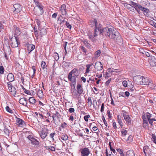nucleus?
Here are the masks:
<instances>
[{
    "instance_id": "nucleus-1",
    "label": "nucleus",
    "mask_w": 156,
    "mask_h": 156,
    "mask_svg": "<svg viewBox=\"0 0 156 156\" xmlns=\"http://www.w3.org/2000/svg\"><path fill=\"white\" fill-rule=\"evenodd\" d=\"M100 32L105 35L107 37L115 41L118 44L122 43L121 35L118 32L115 31L113 27L104 28L100 30Z\"/></svg>"
},
{
    "instance_id": "nucleus-2",
    "label": "nucleus",
    "mask_w": 156,
    "mask_h": 156,
    "mask_svg": "<svg viewBox=\"0 0 156 156\" xmlns=\"http://www.w3.org/2000/svg\"><path fill=\"white\" fill-rule=\"evenodd\" d=\"M79 75L78 70L77 69L74 68L69 73L68 75V79L73 84V86H75L76 82V77Z\"/></svg>"
},
{
    "instance_id": "nucleus-3",
    "label": "nucleus",
    "mask_w": 156,
    "mask_h": 156,
    "mask_svg": "<svg viewBox=\"0 0 156 156\" xmlns=\"http://www.w3.org/2000/svg\"><path fill=\"white\" fill-rule=\"evenodd\" d=\"M136 83L142 85H148L151 81V80L147 77L145 78L143 76H137L136 77Z\"/></svg>"
},
{
    "instance_id": "nucleus-4",
    "label": "nucleus",
    "mask_w": 156,
    "mask_h": 156,
    "mask_svg": "<svg viewBox=\"0 0 156 156\" xmlns=\"http://www.w3.org/2000/svg\"><path fill=\"white\" fill-rule=\"evenodd\" d=\"M122 112L124 119L126 122L127 125H131L132 120L129 116L128 112L125 110H122Z\"/></svg>"
},
{
    "instance_id": "nucleus-5",
    "label": "nucleus",
    "mask_w": 156,
    "mask_h": 156,
    "mask_svg": "<svg viewBox=\"0 0 156 156\" xmlns=\"http://www.w3.org/2000/svg\"><path fill=\"white\" fill-rule=\"evenodd\" d=\"M81 156H88L90 153V151L89 148L84 147L80 150Z\"/></svg>"
},
{
    "instance_id": "nucleus-6",
    "label": "nucleus",
    "mask_w": 156,
    "mask_h": 156,
    "mask_svg": "<svg viewBox=\"0 0 156 156\" xmlns=\"http://www.w3.org/2000/svg\"><path fill=\"white\" fill-rule=\"evenodd\" d=\"M77 90L75 93L74 95L77 96L78 94H81L83 92V89L81 84L78 83L77 86Z\"/></svg>"
},
{
    "instance_id": "nucleus-7",
    "label": "nucleus",
    "mask_w": 156,
    "mask_h": 156,
    "mask_svg": "<svg viewBox=\"0 0 156 156\" xmlns=\"http://www.w3.org/2000/svg\"><path fill=\"white\" fill-rule=\"evenodd\" d=\"M13 7L15 9L13 12L15 14H17L20 12L22 10V7L21 5L18 4H15Z\"/></svg>"
},
{
    "instance_id": "nucleus-8",
    "label": "nucleus",
    "mask_w": 156,
    "mask_h": 156,
    "mask_svg": "<svg viewBox=\"0 0 156 156\" xmlns=\"http://www.w3.org/2000/svg\"><path fill=\"white\" fill-rule=\"evenodd\" d=\"M11 41H12L11 43V45L12 47H16L18 46L19 39L17 37L15 36L14 38H12Z\"/></svg>"
},
{
    "instance_id": "nucleus-9",
    "label": "nucleus",
    "mask_w": 156,
    "mask_h": 156,
    "mask_svg": "<svg viewBox=\"0 0 156 156\" xmlns=\"http://www.w3.org/2000/svg\"><path fill=\"white\" fill-rule=\"evenodd\" d=\"M59 10L62 15H66L67 13V9L65 4H63L59 8Z\"/></svg>"
},
{
    "instance_id": "nucleus-10",
    "label": "nucleus",
    "mask_w": 156,
    "mask_h": 156,
    "mask_svg": "<svg viewBox=\"0 0 156 156\" xmlns=\"http://www.w3.org/2000/svg\"><path fill=\"white\" fill-rule=\"evenodd\" d=\"M94 68L97 71H100L103 68L102 64L100 62H97L95 64Z\"/></svg>"
},
{
    "instance_id": "nucleus-11",
    "label": "nucleus",
    "mask_w": 156,
    "mask_h": 156,
    "mask_svg": "<svg viewBox=\"0 0 156 156\" xmlns=\"http://www.w3.org/2000/svg\"><path fill=\"white\" fill-rule=\"evenodd\" d=\"M15 118L17 124L19 126H22L25 125V122L22 119L18 118L16 116H15Z\"/></svg>"
},
{
    "instance_id": "nucleus-12",
    "label": "nucleus",
    "mask_w": 156,
    "mask_h": 156,
    "mask_svg": "<svg viewBox=\"0 0 156 156\" xmlns=\"http://www.w3.org/2000/svg\"><path fill=\"white\" fill-rule=\"evenodd\" d=\"M48 129L46 128H43L41 134V137L42 139L45 138L47 136Z\"/></svg>"
},
{
    "instance_id": "nucleus-13",
    "label": "nucleus",
    "mask_w": 156,
    "mask_h": 156,
    "mask_svg": "<svg viewBox=\"0 0 156 156\" xmlns=\"http://www.w3.org/2000/svg\"><path fill=\"white\" fill-rule=\"evenodd\" d=\"M48 115H44V114H40V118L41 119V120L42 122H49L50 121L48 119L47 117V116Z\"/></svg>"
},
{
    "instance_id": "nucleus-14",
    "label": "nucleus",
    "mask_w": 156,
    "mask_h": 156,
    "mask_svg": "<svg viewBox=\"0 0 156 156\" xmlns=\"http://www.w3.org/2000/svg\"><path fill=\"white\" fill-rule=\"evenodd\" d=\"M35 48V46L32 44H29L27 45V52L29 54Z\"/></svg>"
},
{
    "instance_id": "nucleus-15",
    "label": "nucleus",
    "mask_w": 156,
    "mask_h": 156,
    "mask_svg": "<svg viewBox=\"0 0 156 156\" xmlns=\"http://www.w3.org/2000/svg\"><path fill=\"white\" fill-rule=\"evenodd\" d=\"M19 103L24 106H26L27 102L26 98H23L20 99L19 100Z\"/></svg>"
},
{
    "instance_id": "nucleus-16",
    "label": "nucleus",
    "mask_w": 156,
    "mask_h": 156,
    "mask_svg": "<svg viewBox=\"0 0 156 156\" xmlns=\"http://www.w3.org/2000/svg\"><path fill=\"white\" fill-rule=\"evenodd\" d=\"M97 24V20L95 19L91 20L89 23V25H90L91 27H93L95 26L96 29L98 27Z\"/></svg>"
},
{
    "instance_id": "nucleus-17",
    "label": "nucleus",
    "mask_w": 156,
    "mask_h": 156,
    "mask_svg": "<svg viewBox=\"0 0 156 156\" xmlns=\"http://www.w3.org/2000/svg\"><path fill=\"white\" fill-rule=\"evenodd\" d=\"M7 78L8 80L10 82H12L14 80V76L12 73H9L8 75Z\"/></svg>"
},
{
    "instance_id": "nucleus-18",
    "label": "nucleus",
    "mask_w": 156,
    "mask_h": 156,
    "mask_svg": "<svg viewBox=\"0 0 156 156\" xmlns=\"http://www.w3.org/2000/svg\"><path fill=\"white\" fill-rule=\"evenodd\" d=\"M148 87L150 88L152 90H155L156 89V85L153 83L151 80V81L149 83V84H148Z\"/></svg>"
},
{
    "instance_id": "nucleus-19",
    "label": "nucleus",
    "mask_w": 156,
    "mask_h": 156,
    "mask_svg": "<svg viewBox=\"0 0 156 156\" xmlns=\"http://www.w3.org/2000/svg\"><path fill=\"white\" fill-rule=\"evenodd\" d=\"M130 3L131 5V6L133 5V7H134L136 10H137L138 9H139L140 7L139 6L140 5V4L133 2L132 1L130 2Z\"/></svg>"
},
{
    "instance_id": "nucleus-20",
    "label": "nucleus",
    "mask_w": 156,
    "mask_h": 156,
    "mask_svg": "<svg viewBox=\"0 0 156 156\" xmlns=\"http://www.w3.org/2000/svg\"><path fill=\"white\" fill-rule=\"evenodd\" d=\"M126 156H135L134 151L132 150L128 151L126 152Z\"/></svg>"
},
{
    "instance_id": "nucleus-21",
    "label": "nucleus",
    "mask_w": 156,
    "mask_h": 156,
    "mask_svg": "<svg viewBox=\"0 0 156 156\" xmlns=\"http://www.w3.org/2000/svg\"><path fill=\"white\" fill-rule=\"evenodd\" d=\"M110 70V69H108V71L106 72L105 74L104 75V76L106 79L108 78L112 75L111 71Z\"/></svg>"
},
{
    "instance_id": "nucleus-22",
    "label": "nucleus",
    "mask_w": 156,
    "mask_h": 156,
    "mask_svg": "<svg viewBox=\"0 0 156 156\" xmlns=\"http://www.w3.org/2000/svg\"><path fill=\"white\" fill-rule=\"evenodd\" d=\"M117 117L118 122L122 128L123 126V123L122 122L121 117L119 115H118Z\"/></svg>"
},
{
    "instance_id": "nucleus-23",
    "label": "nucleus",
    "mask_w": 156,
    "mask_h": 156,
    "mask_svg": "<svg viewBox=\"0 0 156 156\" xmlns=\"http://www.w3.org/2000/svg\"><path fill=\"white\" fill-rule=\"evenodd\" d=\"M144 152L145 154V156L147 155V154H148L150 151V149L147 146H144L143 147Z\"/></svg>"
},
{
    "instance_id": "nucleus-24",
    "label": "nucleus",
    "mask_w": 156,
    "mask_h": 156,
    "mask_svg": "<svg viewBox=\"0 0 156 156\" xmlns=\"http://www.w3.org/2000/svg\"><path fill=\"white\" fill-rule=\"evenodd\" d=\"M40 111L41 112L40 114H44V115H48V112L47 111L44 109V108H43L41 107L40 108Z\"/></svg>"
},
{
    "instance_id": "nucleus-25",
    "label": "nucleus",
    "mask_w": 156,
    "mask_h": 156,
    "mask_svg": "<svg viewBox=\"0 0 156 156\" xmlns=\"http://www.w3.org/2000/svg\"><path fill=\"white\" fill-rule=\"evenodd\" d=\"M9 90V91L12 93V94L14 95H15L16 94V89L13 86L11 87Z\"/></svg>"
},
{
    "instance_id": "nucleus-26",
    "label": "nucleus",
    "mask_w": 156,
    "mask_h": 156,
    "mask_svg": "<svg viewBox=\"0 0 156 156\" xmlns=\"http://www.w3.org/2000/svg\"><path fill=\"white\" fill-rule=\"evenodd\" d=\"M68 135L66 134H62L60 136V138L64 141L66 140H68Z\"/></svg>"
},
{
    "instance_id": "nucleus-27",
    "label": "nucleus",
    "mask_w": 156,
    "mask_h": 156,
    "mask_svg": "<svg viewBox=\"0 0 156 156\" xmlns=\"http://www.w3.org/2000/svg\"><path fill=\"white\" fill-rule=\"evenodd\" d=\"M94 64L93 63L87 64L86 65V73H89L90 70V69L91 66L93 65Z\"/></svg>"
},
{
    "instance_id": "nucleus-28",
    "label": "nucleus",
    "mask_w": 156,
    "mask_h": 156,
    "mask_svg": "<svg viewBox=\"0 0 156 156\" xmlns=\"http://www.w3.org/2000/svg\"><path fill=\"white\" fill-rule=\"evenodd\" d=\"M41 66L42 68L44 70H47V65L46 62L44 61H42L41 63Z\"/></svg>"
},
{
    "instance_id": "nucleus-29",
    "label": "nucleus",
    "mask_w": 156,
    "mask_h": 156,
    "mask_svg": "<svg viewBox=\"0 0 156 156\" xmlns=\"http://www.w3.org/2000/svg\"><path fill=\"white\" fill-rule=\"evenodd\" d=\"M139 7H139V9H140V10L143 11V12H145L146 13H148L149 12V11L148 9L145 8L144 7H143L140 5V6H139Z\"/></svg>"
},
{
    "instance_id": "nucleus-30",
    "label": "nucleus",
    "mask_w": 156,
    "mask_h": 156,
    "mask_svg": "<svg viewBox=\"0 0 156 156\" xmlns=\"http://www.w3.org/2000/svg\"><path fill=\"white\" fill-rule=\"evenodd\" d=\"M14 28L16 34L17 35H20L21 33L20 28L16 26L14 27Z\"/></svg>"
},
{
    "instance_id": "nucleus-31",
    "label": "nucleus",
    "mask_w": 156,
    "mask_h": 156,
    "mask_svg": "<svg viewBox=\"0 0 156 156\" xmlns=\"http://www.w3.org/2000/svg\"><path fill=\"white\" fill-rule=\"evenodd\" d=\"M150 63V65L153 67V69L154 71L156 72V62H154L152 61L151 60Z\"/></svg>"
},
{
    "instance_id": "nucleus-32",
    "label": "nucleus",
    "mask_w": 156,
    "mask_h": 156,
    "mask_svg": "<svg viewBox=\"0 0 156 156\" xmlns=\"http://www.w3.org/2000/svg\"><path fill=\"white\" fill-rule=\"evenodd\" d=\"M46 34V29L44 28H42L40 30V35H41V36L44 35Z\"/></svg>"
},
{
    "instance_id": "nucleus-33",
    "label": "nucleus",
    "mask_w": 156,
    "mask_h": 156,
    "mask_svg": "<svg viewBox=\"0 0 156 156\" xmlns=\"http://www.w3.org/2000/svg\"><path fill=\"white\" fill-rule=\"evenodd\" d=\"M121 132L122 134V137L125 136L127 133V131L124 129H121Z\"/></svg>"
},
{
    "instance_id": "nucleus-34",
    "label": "nucleus",
    "mask_w": 156,
    "mask_h": 156,
    "mask_svg": "<svg viewBox=\"0 0 156 156\" xmlns=\"http://www.w3.org/2000/svg\"><path fill=\"white\" fill-rule=\"evenodd\" d=\"M44 7L42 5H40V15H42L44 12Z\"/></svg>"
},
{
    "instance_id": "nucleus-35",
    "label": "nucleus",
    "mask_w": 156,
    "mask_h": 156,
    "mask_svg": "<svg viewBox=\"0 0 156 156\" xmlns=\"http://www.w3.org/2000/svg\"><path fill=\"white\" fill-rule=\"evenodd\" d=\"M133 137L132 136L130 135L128 137L127 142L129 143L131 142L133 140Z\"/></svg>"
},
{
    "instance_id": "nucleus-36",
    "label": "nucleus",
    "mask_w": 156,
    "mask_h": 156,
    "mask_svg": "<svg viewBox=\"0 0 156 156\" xmlns=\"http://www.w3.org/2000/svg\"><path fill=\"white\" fill-rule=\"evenodd\" d=\"M29 101L30 103L34 104L36 100L33 97H30Z\"/></svg>"
},
{
    "instance_id": "nucleus-37",
    "label": "nucleus",
    "mask_w": 156,
    "mask_h": 156,
    "mask_svg": "<svg viewBox=\"0 0 156 156\" xmlns=\"http://www.w3.org/2000/svg\"><path fill=\"white\" fill-rule=\"evenodd\" d=\"M46 148L48 150H50L51 151H55V148L54 147L52 146H46Z\"/></svg>"
},
{
    "instance_id": "nucleus-38",
    "label": "nucleus",
    "mask_w": 156,
    "mask_h": 156,
    "mask_svg": "<svg viewBox=\"0 0 156 156\" xmlns=\"http://www.w3.org/2000/svg\"><path fill=\"white\" fill-rule=\"evenodd\" d=\"M53 57H54L55 60L56 61H58L59 58L57 52H55L53 54Z\"/></svg>"
},
{
    "instance_id": "nucleus-39",
    "label": "nucleus",
    "mask_w": 156,
    "mask_h": 156,
    "mask_svg": "<svg viewBox=\"0 0 156 156\" xmlns=\"http://www.w3.org/2000/svg\"><path fill=\"white\" fill-rule=\"evenodd\" d=\"M31 142L32 144L35 145H37L38 144V141L34 137L33 139L31 140Z\"/></svg>"
},
{
    "instance_id": "nucleus-40",
    "label": "nucleus",
    "mask_w": 156,
    "mask_h": 156,
    "mask_svg": "<svg viewBox=\"0 0 156 156\" xmlns=\"http://www.w3.org/2000/svg\"><path fill=\"white\" fill-rule=\"evenodd\" d=\"M79 48L86 55L87 52V50L83 46H80Z\"/></svg>"
},
{
    "instance_id": "nucleus-41",
    "label": "nucleus",
    "mask_w": 156,
    "mask_h": 156,
    "mask_svg": "<svg viewBox=\"0 0 156 156\" xmlns=\"http://www.w3.org/2000/svg\"><path fill=\"white\" fill-rule=\"evenodd\" d=\"M87 103L89 106L90 107L92 105V101L90 97H88Z\"/></svg>"
},
{
    "instance_id": "nucleus-42",
    "label": "nucleus",
    "mask_w": 156,
    "mask_h": 156,
    "mask_svg": "<svg viewBox=\"0 0 156 156\" xmlns=\"http://www.w3.org/2000/svg\"><path fill=\"white\" fill-rule=\"evenodd\" d=\"M152 138H151L152 140L156 144V136L154 134H152L151 135Z\"/></svg>"
},
{
    "instance_id": "nucleus-43",
    "label": "nucleus",
    "mask_w": 156,
    "mask_h": 156,
    "mask_svg": "<svg viewBox=\"0 0 156 156\" xmlns=\"http://www.w3.org/2000/svg\"><path fill=\"white\" fill-rule=\"evenodd\" d=\"M142 118L143 120V123H148L147 119L146 117V116L143 115L142 116Z\"/></svg>"
},
{
    "instance_id": "nucleus-44",
    "label": "nucleus",
    "mask_w": 156,
    "mask_h": 156,
    "mask_svg": "<svg viewBox=\"0 0 156 156\" xmlns=\"http://www.w3.org/2000/svg\"><path fill=\"white\" fill-rule=\"evenodd\" d=\"M4 131L6 135H8L9 134V130L7 128L4 129Z\"/></svg>"
},
{
    "instance_id": "nucleus-45",
    "label": "nucleus",
    "mask_w": 156,
    "mask_h": 156,
    "mask_svg": "<svg viewBox=\"0 0 156 156\" xmlns=\"http://www.w3.org/2000/svg\"><path fill=\"white\" fill-rule=\"evenodd\" d=\"M117 151L119 153L121 156H124L122 149H117Z\"/></svg>"
},
{
    "instance_id": "nucleus-46",
    "label": "nucleus",
    "mask_w": 156,
    "mask_h": 156,
    "mask_svg": "<svg viewBox=\"0 0 156 156\" xmlns=\"http://www.w3.org/2000/svg\"><path fill=\"white\" fill-rule=\"evenodd\" d=\"M6 110L7 111L10 113H12L13 111L9 108V106H7L5 108Z\"/></svg>"
},
{
    "instance_id": "nucleus-47",
    "label": "nucleus",
    "mask_w": 156,
    "mask_h": 156,
    "mask_svg": "<svg viewBox=\"0 0 156 156\" xmlns=\"http://www.w3.org/2000/svg\"><path fill=\"white\" fill-rule=\"evenodd\" d=\"M54 115L55 116H52V118H53V120H54V118L55 117H57L59 118V117H60V116L59 113L57 111V112H55V113L54 114Z\"/></svg>"
},
{
    "instance_id": "nucleus-48",
    "label": "nucleus",
    "mask_w": 156,
    "mask_h": 156,
    "mask_svg": "<svg viewBox=\"0 0 156 156\" xmlns=\"http://www.w3.org/2000/svg\"><path fill=\"white\" fill-rule=\"evenodd\" d=\"M90 116L89 115H85L84 117V119L85 121L87 122L88 121V119L90 118Z\"/></svg>"
},
{
    "instance_id": "nucleus-49",
    "label": "nucleus",
    "mask_w": 156,
    "mask_h": 156,
    "mask_svg": "<svg viewBox=\"0 0 156 156\" xmlns=\"http://www.w3.org/2000/svg\"><path fill=\"white\" fill-rule=\"evenodd\" d=\"M102 119L104 123L105 124V125L106 127H107L108 126L107 122L105 120V117H104V116H102Z\"/></svg>"
},
{
    "instance_id": "nucleus-50",
    "label": "nucleus",
    "mask_w": 156,
    "mask_h": 156,
    "mask_svg": "<svg viewBox=\"0 0 156 156\" xmlns=\"http://www.w3.org/2000/svg\"><path fill=\"white\" fill-rule=\"evenodd\" d=\"M4 71V69L2 66H0V73L1 74H3Z\"/></svg>"
},
{
    "instance_id": "nucleus-51",
    "label": "nucleus",
    "mask_w": 156,
    "mask_h": 156,
    "mask_svg": "<svg viewBox=\"0 0 156 156\" xmlns=\"http://www.w3.org/2000/svg\"><path fill=\"white\" fill-rule=\"evenodd\" d=\"M146 115L147 118V119L148 120L149 119H151L150 118L151 117L152 115L149 112H147L146 114Z\"/></svg>"
},
{
    "instance_id": "nucleus-52",
    "label": "nucleus",
    "mask_w": 156,
    "mask_h": 156,
    "mask_svg": "<svg viewBox=\"0 0 156 156\" xmlns=\"http://www.w3.org/2000/svg\"><path fill=\"white\" fill-rule=\"evenodd\" d=\"M34 116L35 117V118L36 119V120L38 122L39 121L37 119V117H38V113L37 112H35L34 113Z\"/></svg>"
},
{
    "instance_id": "nucleus-53",
    "label": "nucleus",
    "mask_w": 156,
    "mask_h": 156,
    "mask_svg": "<svg viewBox=\"0 0 156 156\" xmlns=\"http://www.w3.org/2000/svg\"><path fill=\"white\" fill-rule=\"evenodd\" d=\"M110 69V71H111V73L113 72H115V73H119V72L120 73L121 71H118L116 70V69Z\"/></svg>"
},
{
    "instance_id": "nucleus-54",
    "label": "nucleus",
    "mask_w": 156,
    "mask_h": 156,
    "mask_svg": "<svg viewBox=\"0 0 156 156\" xmlns=\"http://www.w3.org/2000/svg\"><path fill=\"white\" fill-rule=\"evenodd\" d=\"M101 51L100 50H98L96 52V55L97 57H98L101 54Z\"/></svg>"
},
{
    "instance_id": "nucleus-55",
    "label": "nucleus",
    "mask_w": 156,
    "mask_h": 156,
    "mask_svg": "<svg viewBox=\"0 0 156 156\" xmlns=\"http://www.w3.org/2000/svg\"><path fill=\"white\" fill-rule=\"evenodd\" d=\"M105 154L106 156H113L112 152H111V154H108L107 149L106 150Z\"/></svg>"
},
{
    "instance_id": "nucleus-56",
    "label": "nucleus",
    "mask_w": 156,
    "mask_h": 156,
    "mask_svg": "<svg viewBox=\"0 0 156 156\" xmlns=\"http://www.w3.org/2000/svg\"><path fill=\"white\" fill-rule=\"evenodd\" d=\"M68 111L70 113H73L75 111V109L73 108H70L68 109Z\"/></svg>"
},
{
    "instance_id": "nucleus-57",
    "label": "nucleus",
    "mask_w": 156,
    "mask_h": 156,
    "mask_svg": "<svg viewBox=\"0 0 156 156\" xmlns=\"http://www.w3.org/2000/svg\"><path fill=\"white\" fill-rule=\"evenodd\" d=\"M104 104L103 103L101 105V112H104Z\"/></svg>"
},
{
    "instance_id": "nucleus-58",
    "label": "nucleus",
    "mask_w": 156,
    "mask_h": 156,
    "mask_svg": "<svg viewBox=\"0 0 156 156\" xmlns=\"http://www.w3.org/2000/svg\"><path fill=\"white\" fill-rule=\"evenodd\" d=\"M66 25L68 28L71 29V26L67 22H66Z\"/></svg>"
},
{
    "instance_id": "nucleus-59",
    "label": "nucleus",
    "mask_w": 156,
    "mask_h": 156,
    "mask_svg": "<svg viewBox=\"0 0 156 156\" xmlns=\"http://www.w3.org/2000/svg\"><path fill=\"white\" fill-rule=\"evenodd\" d=\"M89 38L91 39L92 41H95V38H94L93 35L90 34L89 35Z\"/></svg>"
},
{
    "instance_id": "nucleus-60",
    "label": "nucleus",
    "mask_w": 156,
    "mask_h": 156,
    "mask_svg": "<svg viewBox=\"0 0 156 156\" xmlns=\"http://www.w3.org/2000/svg\"><path fill=\"white\" fill-rule=\"evenodd\" d=\"M124 5L125 7H126L129 9L130 8V7L131 6V5L130 4H124Z\"/></svg>"
},
{
    "instance_id": "nucleus-61",
    "label": "nucleus",
    "mask_w": 156,
    "mask_h": 156,
    "mask_svg": "<svg viewBox=\"0 0 156 156\" xmlns=\"http://www.w3.org/2000/svg\"><path fill=\"white\" fill-rule=\"evenodd\" d=\"M123 85L125 87H126L127 86V82L126 80H124L122 82Z\"/></svg>"
},
{
    "instance_id": "nucleus-62",
    "label": "nucleus",
    "mask_w": 156,
    "mask_h": 156,
    "mask_svg": "<svg viewBox=\"0 0 156 156\" xmlns=\"http://www.w3.org/2000/svg\"><path fill=\"white\" fill-rule=\"evenodd\" d=\"M24 93L28 95H31V92H30V90H27L26 89V90H25V91H24Z\"/></svg>"
},
{
    "instance_id": "nucleus-63",
    "label": "nucleus",
    "mask_w": 156,
    "mask_h": 156,
    "mask_svg": "<svg viewBox=\"0 0 156 156\" xmlns=\"http://www.w3.org/2000/svg\"><path fill=\"white\" fill-rule=\"evenodd\" d=\"M11 82L9 81L7 83L9 89V88H10L11 87H12L13 86H12V84L11 83Z\"/></svg>"
},
{
    "instance_id": "nucleus-64",
    "label": "nucleus",
    "mask_w": 156,
    "mask_h": 156,
    "mask_svg": "<svg viewBox=\"0 0 156 156\" xmlns=\"http://www.w3.org/2000/svg\"><path fill=\"white\" fill-rule=\"evenodd\" d=\"M27 138L30 141H31V140L33 139L34 138L33 136L32 135H30L28 136L27 137Z\"/></svg>"
}]
</instances>
